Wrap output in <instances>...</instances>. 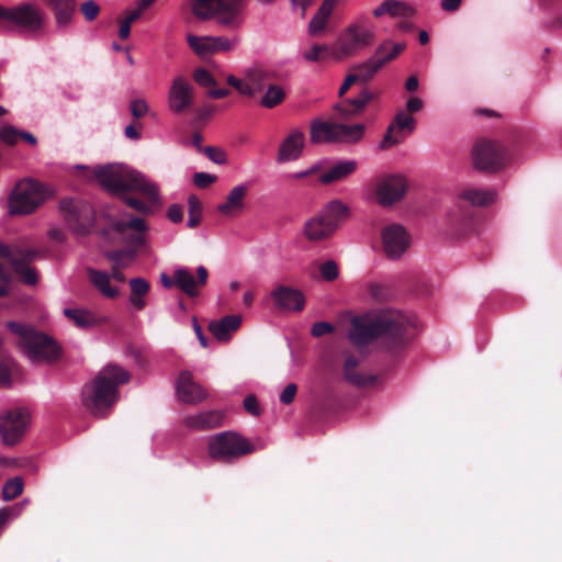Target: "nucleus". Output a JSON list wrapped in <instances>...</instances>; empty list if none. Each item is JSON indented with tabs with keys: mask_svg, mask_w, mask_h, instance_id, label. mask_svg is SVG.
<instances>
[{
	"mask_svg": "<svg viewBox=\"0 0 562 562\" xmlns=\"http://www.w3.org/2000/svg\"><path fill=\"white\" fill-rule=\"evenodd\" d=\"M93 176L112 194L119 196L126 206L137 214L124 212L111 222L112 229L120 236L125 249L106 252L113 266L126 267L124 257L133 260L137 251L146 245L149 225L146 217L161 207L158 187L143 173L124 165L98 166Z\"/></svg>",
	"mask_w": 562,
	"mask_h": 562,
	"instance_id": "f257e3e1",
	"label": "nucleus"
},
{
	"mask_svg": "<svg viewBox=\"0 0 562 562\" xmlns=\"http://www.w3.org/2000/svg\"><path fill=\"white\" fill-rule=\"evenodd\" d=\"M413 328L414 323L408 316L400 311L386 310L352 318L349 339L357 347L379 341L385 351L396 352L411 340Z\"/></svg>",
	"mask_w": 562,
	"mask_h": 562,
	"instance_id": "f03ea898",
	"label": "nucleus"
},
{
	"mask_svg": "<svg viewBox=\"0 0 562 562\" xmlns=\"http://www.w3.org/2000/svg\"><path fill=\"white\" fill-rule=\"evenodd\" d=\"M131 374L124 368L110 363L82 389V405L95 417L103 418L119 401V387L127 383Z\"/></svg>",
	"mask_w": 562,
	"mask_h": 562,
	"instance_id": "7ed1b4c3",
	"label": "nucleus"
},
{
	"mask_svg": "<svg viewBox=\"0 0 562 562\" xmlns=\"http://www.w3.org/2000/svg\"><path fill=\"white\" fill-rule=\"evenodd\" d=\"M8 329L18 338L19 347L31 360H56L60 355L57 342L34 326L10 321Z\"/></svg>",
	"mask_w": 562,
	"mask_h": 562,
	"instance_id": "20e7f679",
	"label": "nucleus"
},
{
	"mask_svg": "<svg viewBox=\"0 0 562 562\" xmlns=\"http://www.w3.org/2000/svg\"><path fill=\"white\" fill-rule=\"evenodd\" d=\"M375 40V27L366 16H360L340 32L331 52L336 59L350 58L371 47Z\"/></svg>",
	"mask_w": 562,
	"mask_h": 562,
	"instance_id": "39448f33",
	"label": "nucleus"
},
{
	"mask_svg": "<svg viewBox=\"0 0 562 562\" xmlns=\"http://www.w3.org/2000/svg\"><path fill=\"white\" fill-rule=\"evenodd\" d=\"M192 15L200 21L216 19L222 26L237 29L243 0H188Z\"/></svg>",
	"mask_w": 562,
	"mask_h": 562,
	"instance_id": "423d86ee",
	"label": "nucleus"
},
{
	"mask_svg": "<svg viewBox=\"0 0 562 562\" xmlns=\"http://www.w3.org/2000/svg\"><path fill=\"white\" fill-rule=\"evenodd\" d=\"M364 124L347 125L315 119L311 122L310 139L312 144L358 143L364 134Z\"/></svg>",
	"mask_w": 562,
	"mask_h": 562,
	"instance_id": "0eeeda50",
	"label": "nucleus"
},
{
	"mask_svg": "<svg viewBox=\"0 0 562 562\" xmlns=\"http://www.w3.org/2000/svg\"><path fill=\"white\" fill-rule=\"evenodd\" d=\"M347 216L348 207L342 202L334 200L305 223L304 235L311 241L326 239L336 232Z\"/></svg>",
	"mask_w": 562,
	"mask_h": 562,
	"instance_id": "6e6552de",
	"label": "nucleus"
},
{
	"mask_svg": "<svg viewBox=\"0 0 562 562\" xmlns=\"http://www.w3.org/2000/svg\"><path fill=\"white\" fill-rule=\"evenodd\" d=\"M510 160L509 150L497 140L482 138L472 148V161L476 170L494 173Z\"/></svg>",
	"mask_w": 562,
	"mask_h": 562,
	"instance_id": "1a4fd4ad",
	"label": "nucleus"
},
{
	"mask_svg": "<svg viewBox=\"0 0 562 562\" xmlns=\"http://www.w3.org/2000/svg\"><path fill=\"white\" fill-rule=\"evenodd\" d=\"M254 451V445L234 431L217 434L209 441L210 457L222 462H232Z\"/></svg>",
	"mask_w": 562,
	"mask_h": 562,
	"instance_id": "9d476101",
	"label": "nucleus"
},
{
	"mask_svg": "<svg viewBox=\"0 0 562 562\" xmlns=\"http://www.w3.org/2000/svg\"><path fill=\"white\" fill-rule=\"evenodd\" d=\"M46 199V190L42 183L34 180L20 181L10 196L11 214H30Z\"/></svg>",
	"mask_w": 562,
	"mask_h": 562,
	"instance_id": "9b49d317",
	"label": "nucleus"
},
{
	"mask_svg": "<svg viewBox=\"0 0 562 562\" xmlns=\"http://www.w3.org/2000/svg\"><path fill=\"white\" fill-rule=\"evenodd\" d=\"M0 21L13 24L26 31L36 32L43 26L44 15L43 12L32 3H22L12 8L0 5Z\"/></svg>",
	"mask_w": 562,
	"mask_h": 562,
	"instance_id": "f8f14e48",
	"label": "nucleus"
},
{
	"mask_svg": "<svg viewBox=\"0 0 562 562\" xmlns=\"http://www.w3.org/2000/svg\"><path fill=\"white\" fill-rule=\"evenodd\" d=\"M60 212L69 226L79 234L89 233L93 226L94 212L87 202L74 199H64L59 204Z\"/></svg>",
	"mask_w": 562,
	"mask_h": 562,
	"instance_id": "ddd939ff",
	"label": "nucleus"
},
{
	"mask_svg": "<svg viewBox=\"0 0 562 562\" xmlns=\"http://www.w3.org/2000/svg\"><path fill=\"white\" fill-rule=\"evenodd\" d=\"M30 414L25 408L9 409L0 415V436L7 446L18 443L26 432Z\"/></svg>",
	"mask_w": 562,
	"mask_h": 562,
	"instance_id": "4468645a",
	"label": "nucleus"
},
{
	"mask_svg": "<svg viewBox=\"0 0 562 562\" xmlns=\"http://www.w3.org/2000/svg\"><path fill=\"white\" fill-rule=\"evenodd\" d=\"M194 102V88L183 76L173 78L168 91L169 110L181 114L191 109Z\"/></svg>",
	"mask_w": 562,
	"mask_h": 562,
	"instance_id": "2eb2a0df",
	"label": "nucleus"
},
{
	"mask_svg": "<svg viewBox=\"0 0 562 562\" xmlns=\"http://www.w3.org/2000/svg\"><path fill=\"white\" fill-rule=\"evenodd\" d=\"M415 128L416 120L405 111H398L389 125L380 148L384 150L401 144Z\"/></svg>",
	"mask_w": 562,
	"mask_h": 562,
	"instance_id": "dca6fc26",
	"label": "nucleus"
},
{
	"mask_svg": "<svg viewBox=\"0 0 562 562\" xmlns=\"http://www.w3.org/2000/svg\"><path fill=\"white\" fill-rule=\"evenodd\" d=\"M407 180L401 175H391L380 179L375 194L382 206H391L401 201L407 191Z\"/></svg>",
	"mask_w": 562,
	"mask_h": 562,
	"instance_id": "f3484780",
	"label": "nucleus"
},
{
	"mask_svg": "<svg viewBox=\"0 0 562 562\" xmlns=\"http://www.w3.org/2000/svg\"><path fill=\"white\" fill-rule=\"evenodd\" d=\"M383 248L389 258H400L409 247L407 231L400 224H390L382 231Z\"/></svg>",
	"mask_w": 562,
	"mask_h": 562,
	"instance_id": "a211bd4d",
	"label": "nucleus"
},
{
	"mask_svg": "<svg viewBox=\"0 0 562 562\" xmlns=\"http://www.w3.org/2000/svg\"><path fill=\"white\" fill-rule=\"evenodd\" d=\"M207 279L209 271L203 266L198 267L195 277L187 268L176 269L177 289L189 297H196L206 285Z\"/></svg>",
	"mask_w": 562,
	"mask_h": 562,
	"instance_id": "6ab92c4d",
	"label": "nucleus"
},
{
	"mask_svg": "<svg viewBox=\"0 0 562 562\" xmlns=\"http://www.w3.org/2000/svg\"><path fill=\"white\" fill-rule=\"evenodd\" d=\"M458 209L460 211V222L465 224L471 217V211L464 210L468 205L470 206H487L494 199L495 193L485 189L477 188H464L458 196Z\"/></svg>",
	"mask_w": 562,
	"mask_h": 562,
	"instance_id": "aec40b11",
	"label": "nucleus"
},
{
	"mask_svg": "<svg viewBox=\"0 0 562 562\" xmlns=\"http://www.w3.org/2000/svg\"><path fill=\"white\" fill-rule=\"evenodd\" d=\"M190 48L199 56L204 57L218 52L231 50L233 43L224 36H187Z\"/></svg>",
	"mask_w": 562,
	"mask_h": 562,
	"instance_id": "412c9836",
	"label": "nucleus"
},
{
	"mask_svg": "<svg viewBox=\"0 0 562 562\" xmlns=\"http://www.w3.org/2000/svg\"><path fill=\"white\" fill-rule=\"evenodd\" d=\"M177 394L186 404H199L206 400V390L193 380L190 371H181L177 381Z\"/></svg>",
	"mask_w": 562,
	"mask_h": 562,
	"instance_id": "4be33fe9",
	"label": "nucleus"
},
{
	"mask_svg": "<svg viewBox=\"0 0 562 562\" xmlns=\"http://www.w3.org/2000/svg\"><path fill=\"white\" fill-rule=\"evenodd\" d=\"M374 99V94L369 89H363L358 97L344 99L334 105L335 117L338 120H350L360 115L366 106Z\"/></svg>",
	"mask_w": 562,
	"mask_h": 562,
	"instance_id": "5701e85b",
	"label": "nucleus"
},
{
	"mask_svg": "<svg viewBox=\"0 0 562 562\" xmlns=\"http://www.w3.org/2000/svg\"><path fill=\"white\" fill-rule=\"evenodd\" d=\"M277 308L282 311L303 310L305 304L304 295L301 291L286 285H279L271 292Z\"/></svg>",
	"mask_w": 562,
	"mask_h": 562,
	"instance_id": "b1692460",
	"label": "nucleus"
},
{
	"mask_svg": "<svg viewBox=\"0 0 562 562\" xmlns=\"http://www.w3.org/2000/svg\"><path fill=\"white\" fill-rule=\"evenodd\" d=\"M249 187L247 184H239L234 187L227 194L225 201L217 206V211L227 217L239 215L246 206V196Z\"/></svg>",
	"mask_w": 562,
	"mask_h": 562,
	"instance_id": "393cba45",
	"label": "nucleus"
},
{
	"mask_svg": "<svg viewBox=\"0 0 562 562\" xmlns=\"http://www.w3.org/2000/svg\"><path fill=\"white\" fill-rule=\"evenodd\" d=\"M305 144V134L301 130L292 131L280 144L278 161H291L297 159Z\"/></svg>",
	"mask_w": 562,
	"mask_h": 562,
	"instance_id": "a878e982",
	"label": "nucleus"
},
{
	"mask_svg": "<svg viewBox=\"0 0 562 562\" xmlns=\"http://www.w3.org/2000/svg\"><path fill=\"white\" fill-rule=\"evenodd\" d=\"M22 257H16L13 261V270L21 280L27 285H35L38 281L37 272L30 263L38 256V251L34 248L31 250H19Z\"/></svg>",
	"mask_w": 562,
	"mask_h": 562,
	"instance_id": "bb28decb",
	"label": "nucleus"
},
{
	"mask_svg": "<svg viewBox=\"0 0 562 562\" xmlns=\"http://www.w3.org/2000/svg\"><path fill=\"white\" fill-rule=\"evenodd\" d=\"M359 360L355 356H347L344 362V379L358 387H364L368 385H373L376 382V376L372 374H364L359 371L358 368Z\"/></svg>",
	"mask_w": 562,
	"mask_h": 562,
	"instance_id": "cd10ccee",
	"label": "nucleus"
},
{
	"mask_svg": "<svg viewBox=\"0 0 562 562\" xmlns=\"http://www.w3.org/2000/svg\"><path fill=\"white\" fill-rule=\"evenodd\" d=\"M240 325V315H226L218 321L210 322L209 330L217 340L225 341L231 338V335L236 331Z\"/></svg>",
	"mask_w": 562,
	"mask_h": 562,
	"instance_id": "c85d7f7f",
	"label": "nucleus"
},
{
	"mask_svg": "<svg viewBox=\"0 0 562 562\" xmlns=\"http://www.w3.org/2000/svg\"><path fill=\"white\" fill-rule=\"evenodd\" d=\"M222 414L218 411L202 412L196 415L187 416L183 420L186 427L193 430H209L222 425Z\"/></svg>",
	"mask_w": 562,
	"mask_h": 562,
	"instance_id": "c756f323",
	"label": "nucleus"
},
{
	"mask_svg": "<svg viewBox=\"0 0 562 562\" xmlns=\"http://www.w3.org/2000/svg\"><path fill=\"white\" fill-rule=\"evenodd\" d=\"M358 164L355 160H340L334 164L326 172L322 173L319 181L323 184H330L341 181L357 170Z\"/></svg>",
	"mask_w": 562,
	"mask_h": 562,
	"instance_id": "7c9ffc66",
	"label": "nucleus"
},
{
	"mask_svg": "<svg viewBox=\"0 0 562 562\" xmlns=\"http://www.w3.org/2000/svg\"><path fill=\"white\" fill-rule=\"evenodd\" d=\"M156 0H138L136 7L125 11V18L120 21L119 37L127 40L131 34V25L138 20L145 10H147Z\"/></svg>",
	"mask_w": 562,
	"mask_h": 562,
	"instance_id": "2f4dec72",
	"label": "nucleus"
},
{
	"mask_svg": "<svg viewBox=\"0 0 562 562\" xmlns=\"http://www.w3.org/2000/svg\"><path fill=\"white\" fill-rule=\"evenodd\" d=\"M247 86L250 88L251 97H254L257 92L265 90L269 83L274 80V72L255 68L250 69L246 72Z\"/></svg>",
	"mask_w": 562,
	"mask_h": 562,
	"instance_id": "473e14b6",
	"label": "nucleus"
},
{
	"mask_svg": "<svg viewBox=\"0 0 562 562\" xmlns=\"http://www.w3.org/2000/svg\"><path fill=\"white\" fill-rule=\"evenodd\" d=\"M89 280L100 293L108 299H115L120 291L117 288L111 286L110 274L95 269H88Z\"/></svg>",
	"mask_w": 562,
	"mask_h": 562,
	"instance_id": "72a5a7b5",
	"label": "nucleus"
},
{
	"mask_svg": "<svg viewBox=\"0 0 562 562\" xmlns=\"http://www.w3.org/2000/svg\"><path fill=\"white\" fill-rule=\"evenodd\" d=\"M48 7L54 11L57 24L67 25L75 12V0H46Z\"/></svg>",
	"mask_w": 562,
	"mask_h": 562,
	"instance_id": "f704fd0d",
	"label": "nucleus"
},
{
	"mask_svg": "<svg viewBox=\"0 0 562 562\" xmlns=\"http://www.w3.org/2000/svg\"><path fill=\"white\" fill-rule=\"evenodd\" d=\"M64 315L81 329H87L100 324V319L92 312L86 310L65 308Z\"/></svg>",
	"mask_w": 562,
	"mask_h": 562,
	"instance_id": "c9c22d12",
	"label": "nucleus"
},
{
	"mask_svg": "<svg viewBox=\"0 0 562 562\" xmlns=\"http://www.w3.org/2000/svg\"><path fill=\"white\" fill-rule=\"evenodd\" d=\"M131 295L130 301L132 305L137 310H143L146 305L143 299L149 292V282L143 278H134L130 280Z\"/></svg>",
	"mask_w": 562,
	"mask_h": 562,
	"instance_id": "e433bc0d",
	"label": "nucleus"
},
{
	"mask_svg": "<svg viewBox=\"0 0 562 562\" xmlns=\"http://www.w3.org/2000/svg\"><path fill=\"white\" fill-rule=\"evenodd\" d=\"M285 98L282 87L271 82L266 88V92L260 100V104L267 109H273L279 105Z\"/></svg>",
	"mask_w": 562,
	"mask_h": 562,
	"instance_id": "4c0bfd02",
	"label": "nucleus"
},
{
	"mask_svg": "<svg viewBox=\"0 0 562 562\" xmlns=\"http://www.w3.org/2000/svg\"><path fill=\"white\" fill-rule=\"evenodd\" d=\"M382 68V65L380 63V60L375 61L373 60L371 57L361 63V64H358L356 67H355V72L353 75L356 76L358 82H367L369 81L370 79L373 78V76Z\"/></svg>",
	"mask_w": 562,
	"mask_h": 562,
	"instance_id": "58836bf2",
	"label": "nucleus"
},
{
	"mask_svg": "<svg viewBox=\"0 0 562 562\" xmlns=\"http://www.w3.org/2000/svg\"><path fill=\"white\" fill-rule=\"evenodd\" d=\"M23 480L19 476L8 480L2 487V496L5 501H12L23 492Z\"/></svg>",
	"mask_w": 562,
	"mask_h": 562,
	"instance_id": "ea45409f",
	"label": "nucleus"
},
{
	"mask_svg": "<svg viewBox=\"0 0 562 562\" xmlns=\"http://www.w3.org/2000/svg\"><path fill=\"white\" fill-rule=\"evenodd\" d=\"M193 80L196 85H199L202 88L206 89H213L216 87L217 81L214 78V76L205 68L199 67L193 71Z\"/></svg>",
	"mask_w": 562,
	"mask_h": 562,
	"instance_id": "a19ab883",
	"label": "nucleus"
},
{
	"mask_svg": "<svg viewBox=\"0 0 562 562\" xmlns=\"http://www.w3.org/2000/svg\"><path fill=\"white\" fill-rule=\"evenodd\" d=\"M32 247H29L24 244H16V245H13V246H7V245H3V244H0V256L8 259L11 263V266L13 267V261L16 257H22L19 252V250H21L23 252V250H31Z\"/></svg>",
	"mask_w": 562,
	"mask_h": 562,
	"instance_id": "79ce46f5",
	"label": "nucleus"
},
{
	"mask_svg": "<svg viewBox=\"0 0 562 562\" xmlns=\"http://www.w3.org/2000/svg\"><path fill=\"white\" fill-rule=\"evenodd\" d=\"M390 3H394V4H390L389 14L391 16L408 18V16L413 15V13H414V10L405 2H402L398 0H390Z\"/></svg>",
	"mask_w": 562,
	"mask_h": 562,
	"instance_id": "37998d69",
	"label": "nucleus"
},
{
	"mask_svg": "<svg viewBox=\"0 0 562 562\" xmlns=\"http://www.w3.org/2000/svg\"><path fill=\"white\" fill-rule=\"evenodd\" d=\"M319 272L325 281L331 282L338 278V266L334 260H327L319 266Z\"/></svg>",
	"mask_w": 562,
	"mask_h": 562,
	"instance_id": "c03bdc74",
	"label": "nucleus"
},
{
	"mask_svg": "<svg viewBox=\"0 0 562 562\" xmlns=\"http://www.w3.org/2000/svg\"><path fill=\"white\" fill-rule=\"evenodd\" d=\"M329 52L327 45L315 44L310 50L303 54V57L308 61H319L324 59L326 54Z\"/></svg>",
	"mask_w": 562,
	"mask_h": 562,
	"instance_id": "a18cd8bd",
	"label": "nucleus"
},
{
	"mask_svg": "<svg viewBox=\"0 0 562 562\" xmlns=\"http://www.w3.org/2000/svg\"><path fill=\"white\" fill-rule=\"evenodd\" d=\"M80 11L83 14L85 19L88 22H91L97 19L100 12V7L95 1L88 0L81 3Z\"/></svg>",
	"mask_w": 562,
	"mask_h": 562,
	"instance_id": "49530a36",
	"label": "nucleus"
},
{
	"mask_svg": "<svg viewBox=\"0 0 562 562\" xmlns=\"http://www.w3.org/2000/svg\"><path fill=\"white\" fill-rule=\"evenodd\" d=\"M328 23V18L321 15V13L316 12L313 19L310 22L308 31L311 35H317L323 32Z\"/></svg>",
	"mask_w": 562,
	"mask_h": 562,
	"instance_id": "de8ad7c7",
	"label": "nucleus"
},
{
	"mask_svg": "<svg viewBox=\"0 0 562 562\" xmlns=\"http://www.w3.org/2000/svg\"><path fill=\"white\" fill-rule=\"evenodd\" d=\"M20 133L21 131L16 130L11 125H8L2 127V130L0 131V138L8 145H14L21 137Z\"/></svg>",
	"mask_w": 562,
	"mask_h": 562,
	"instance_id": "09e8293b",
	"label": "nucleus"
},
{
	"mask_svg": "<svg viewBox=\"0 0 562 562\" xmlns=\"http://www.w3.org/2000/svg\"><path fill=\"white\" fill-rule=\"evenodd\" d=\"M130 109L134 119L139 120L148 112V104L144 99H135L131 101Z\"/></svg>",
	"mask_w": 562,
	"mask_h": 562,
	"instance_id": "8fccbe9b",
	"label": "nucleus"
},
{
	"mask_svg": "<svg viewBox=\"0 0 562 562\" xmlns=\"http://www.w3.org/2000/svg\"><path fill=\"white\" fill-rule=\"evenodd\" d=\"M227 83L235 88L238 93L247 97H251L250 88L247 86V79H238L233 75H229L226 79Z\"/></svg>",
	"mask_w": 562,
	"mask_h": 562,
	"instance_id": "3c124183",
	"label": "nucleus"
},
{
	"mask_svg": "<svg viewBox=\"0 0 562 562\" xmlns=\"http://www.w3.org/2000/svg\"><path fill=\"white\" fill-rule=\"evenodd\" d=\"M405 47H406V45L404 43L393 44L390 41V47H389L387 56L386 57H381V59H380V63H381L382 67L384 65H386L387 63L394 60L398 55H401L404 52Z\"/></svg>",
	"mask_w": 562,
	"mask_h": 562,
	"instance_id": "603ef678",
	"label": "nucleus"
},
{
	"mask_svg": "<svg viewBox=\"0 0 562 562\" xmlns=\"http://www.w3.org/2000/svg\"><path fill=\"white\" fill-rule=\"evenodd\" d=\"M335 328L327 322H316L311 328V334L318 338L328 334L334 333Z\"/></svg>",
	"mask_w": 562,
	"mask_h": 562,
	"instance_id": "864d4df0",
	"label": "nucleus"
},
{
	"mask_svg": "<svg viewBox=\"0 0 562 562\" xmlns=\"http://www.w3.org/2000/svg\"><path fill=\"white\" fill-rule=\"evenodd\" d=\"M216 176L206 172H196L193 177V182L198 188L205 189L216 181Z\"/></svg>",
	"mask_w": 562,
	"mask_h": 562,
	"instance_id": "5fc2aeb1",
	"label": "nucleus"
},
{
	"mask_svg": "<svg viewBox=\"0 0 562 562\" xmlns=\"http://www.w3.org/2000/svg\"><path fill=\"white\" fill-rule=\"evenodd\" d=\"M204 151L210 160H212L215 164L222 165L226 162V154L215 147L207 146L204 148Z\"/></svg>",
	"mask_w": 562,
	"mask_h": 562,
	"instance_id": "6e6d98bb",
	"label": "nucleus"
},
{
	"mask_svg": "<svg viewBox=\"0 0 562 562\" xmlns=\"http://www.w3.org/2000/svg\"><path fill=\"white\" fill-rule=\"evenodd\" d=\"M297 393V385L295 383L288 384L280 394V402L284 405L291 404Z\"/></svg>",
	"mask_w": 562,
	"mask_h": 562,
	"instance_id": "4d7b16f0",
	"label": "nucleus"
},
{
	"mask_svg": "<svg viewBox=\"0 0 562 562\" xmlns=\"http://www.w3.org/2000/svg\"><path fill=\"white\" fill-rule=\"evenodd\" d=\"M244 408L247 413L252 416H259L261 414L258 400L255 395H247L244 400Z\"/></svg>",
	"mask_w": 562,
	"mask_h": 562,
	"instance_id": "13d9d810",
	"label": "nucleus"
},
{
	"mask_svg": "<svg viewBox=\"0 0 562 562\" xmlns=\"http://www.w3.org/2000/svg\"><path fill=\"white\" fill-rule=\"evenodd\" d=\"M167 216L172 223H180L183 218L182 207L178 204H172L168 207Z\"/></svg>",
	"mask_w": 562,
	"mask_h": 562,
	"instance_id": "bf43d9fd",
	"label": "nucleus"
},
{
	"mask_svg": "<svg viewBox=\"0 0 562 562\" xmlns=\"http://www.w3.org/2000/svg\"><path fill=\"white\" fill-rule=\"evenodd\" d=\"M340 0H324L321 7L318 8L317 12L321 13V15L329 19L335 5Z\"/></svg>",
	"mask_w": 562,
	"mask_h": 562,
	"instance_id": "052dcab7",
	"label": "nucleus"
},
{
	"mask_svg": "<svg viewBox=\"0 0 562 562\" xmlns=\"http://www.w3.org/2000/svg\"><path fill=\"white\" fill-rule=\"evenodd\" d=\"M423 106H424L423 100L417 97H412L406 102V111L409 114L419 112L423 109Z\"/></svg>",
	"mask_w": 562,
	"mask_h": 562,
	"instance_id": "680f3d73",
	"label": "nucleus"
},
{
	"mask_svg": "<svg viewBox=\"0 0 562 562\" xmlns=\"http://www.w3.org/2000/svg\"><path fill=\"white\" fill-rule=\"evenodd\" d=\"M356 82H358V80H357L356 76H355L353 74H349V75L345 78V80H344L342 85H341V86H340V88H339V91H338V95H339V98H342V97L346 94V92L350 89V87H351L353 83H356Z\"/></svg>",
	"mask_w": 562,
	"mask_h": 562,
	"instance_id": "e2e57ef3",
	"label": "nucleus"
},
{
	"mask_svg": "<svg viewBox=\"0 0 562 562\" xmlns=\"http://www.w3.org/2000/svg\"><path fill=\"white\" fill-rule=\"evenodd\" d=\"M189 214H201L202 205L200 200L195 195H190L188 199Z\"/></svg>",
	"mask_w": 562,
	"mask_h": 562,
	"instance_id": "0e129e2a",
	"label": "nucleus"
},
{
	"mask_svg": "<svg viewBox=\"0 0 562 562\" xmlns=\"http://www.w3.org/2000/svg\"><path fill=\"white\" fill-rule=\"evenodd\" d=\"M463 0H441V9L446 12H454L457 11Z\"/></svg>",
	"mask_w": 562,
	"mask_h": 562,
	"instance_id": "69168bd1",
	"label": "nucleus"
},
{
	"mask_svg": "<svg viewBox=\"0 0 562 562\" xmlns=\"http://www.w3.org/2000/svg\"><path fill=\"white\" fill-rule=\"evenodd\" d=\"M389 47H390V41L383 42L382 44H380L378 46V48L374 52V55L371 58L375 61L376 60L379 61L381 59V57H386Z\"/></svg>",
	"mask_w": 562,
	"mask_h": 562,
	"instance_id": "338daca9",
	"label": "nucleus"
},
{
	"mask_svg": "<svg viewBox=\"0 0 562 562\" xmlns=\"http://www.w3.org/2000/svg\"><path fill=\"white\" fill-rule=\"evenodd\" d=\"M160 281H161L162 286L166 288V289L177 288L176 269L173 270L171 277H169L166 273H162L161 277H160Z\"/></svg>",
	"mask_w": 562,
	"mask_h": 562,
	"instance_id": "774afa93",
	"label": "nucleus"
}]
</instances>
